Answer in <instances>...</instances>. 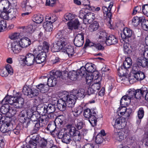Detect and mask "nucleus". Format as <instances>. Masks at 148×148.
<instances>
[{"instance_id":"nucleus-1","label":"nucleus","mask_w":148,"mask_h":148,"mask_svg":"<svg viewBox=\"0 0 148 148\" xmlns=\"http://www.w3.org/2000/svg\"><path fill=\"white\" fill-rule=\"evenodd\" d=\"M114 123L112 124L114 128L116 129L114 130V133L113 135V137L117 140L121 142L124 139V136H126L129 132V130L126 128L123 129V124L122 120L121 118H117L114 120Z\"/></svg>"},{"instance_id":"nucleus-2","label":"nucleus","mask_w":148,"mask_h":148,"mask_svg":"<svg viewBox=\"0 0 148 148\" xmlns=\"http://www.w3.org/2000/svg\"><path fill=\"white\" fill-rule=\"evenodd\" d=\"M97 113L95 108H93L91 109L87 108L84 110V116L88 119L89 122L93 127H95L97 125V119L98 118Z\"/></svg>"},{"instance_id":"nucleus-3","label":"nucleus","mask_w":148,"mask_h":148,"mask_svg":"<svg viewBox=\"0 0 148 148\" xmlns=\"http://www.w3.org/2000/svg\"><path fill=\"white\" fill-rule=\"evenodd\" d=\"M67 95L71 101H69L71 106H74L77 99L79 100L83 99L85 96V90L83 88L73 89L70 93L67 92ZM70 104V103H69Z\"/></svg>"},{"instance_id":"nucleus-4","label":"nucleus","mask_w":148,"mask_h":148,"mask_svg":"<svg viewBox=\"0 0 148 148\" xmlns=\"http://www.w3.org/2000/svg\"><path fill=\"white\" fill-rule=\"evenodd\" d=\"M27 117L34 122L38 121L41 122V123H44L48 119V116L45 114L41 115L36 110L32 108L27 111Z\"/></svg>"},{"instance_id":"nucleus-5","label":"nucleus","mask_w":148,"mask_h":148,"mask_svg":"<svg viewBox=\"0 0 148 148\" xmlns=\"http://www.w3.org/2000/svg\"><path fill=\"white\" fill-rule=\"evenodd\" d=\"M61 98L59 99V101L57 105V108L60 111H64L66 109V106L68 107L72 108L74 106H71V103L69 101H71L69 99L67 95V92H64L61 96Z\"/></svg>"},{"instance_id":"nucleus-6","label":"nucleus","mask_w":148,"mask_h":148,"mask_svg":"<svg viewBox=\"0 0 148 148\" xmlns=\"http://www.w3.org/2000/svg\"><path fill=\"white\" fill-rule=\"evenodd\" d=\"M88 10H90L86 9L85 7L79 11V17L83 19V22L85 24L90 23L95 18L93 13L90 12Z\"/></svg>"},{"instance_id":"nucleus-7","label":"nucleus","mask_w":148,"mask_h":148,"mask_svg":"<svg viewBox=\"0 0 148 148\" xmlns=\"http://www.w3.org/2000/svg\"><path fill=\"white\" fill-rule=\"evenodd\" d=\"M12 122V118L8 117L6 119L5 121L2 123L0 130L4 134V135H10L11 133V130L12 129L13 127Z\"/></svg>"},{"instance_id":"nucleus-8","label":"nucleus","mask_w":148,"mask_h":148,"mask_svg":"<svg viewBox=\"0 0 148 148\" xmlns=\"http://www.w3.org/2000/svg\"><path fill=\"white\" fill-rule=\"evenodd\" d=\"M66 127L69 134L72 136L73 139L75 141H80L81 139V136L80 132L76 130V128L70 124H68Z\"/></svg>"},{"instance_id":"nucleus-9","label":"nucleus","mask_w":148,"mask_h":148,"mask_svg":"<svg viewBox=\"0 0 148 148\" xmlns=\"http://www.w3.org/2000/svg\"><path fill=\"white\" fill-rule=\"evenodd\" d=\"M55 37L57 39L56 41L57 45H60L63 49L69 43L68 38L64 36L61 32H58Z\"/></svg>"},{"instance_id":"nucleus-10","label":"nucleus","mask_w":148,"mask_h":148,"mask_svg":"<svg viewBox=\"0 0 148 148\" xmlns=\"http://www.w3.org/2000/svg\"><path fill=\"white\" fill-rule=\"evenodd\" d=\"M142 56L137 58V64L143 68L148 67V53L145 51Z\"/></svg>"},{"instance_id":"nucleus-11","label":"nucleus","mask_w":148,"mask_h":148,"mask_svg":"<svg viewBox=\"0 0 148 148\" xmlns=\"http://www.w3.org/2000/svg\"><path fill=\"white\" fill-rule=\"evenodd\" d=\"M36 5L35 0H24L21 3V6L24 11H30Z\"/></svg>"},{"instance_id":"nucleus-12","label":"nucleus","mask_w":148,"mask_h":148,"mask_svg":"<svg viewBox=\"0 0 148 148\" xmlns=\"http://www.w3.org/2000/svg\"><path fill=\"white\" fill-rule=\"evenodd\" d=\"M47 52L43 51L42 50H35L34 51V53L35 54V56L37 60H36L37 63L41 64L44 62L45 60L47 57Z\"/></svg>"},{"instance_id":"nucleus-13","label":"nucleus","mask_w":148,"mask_h":148,"mask_svg":"<svg viewBox=\"0 0 148 148\" xmlns=\"http://www.w3.org/2000/svg\"><path fill=\"white\" fill-rule=\"evenodd\" d=\"M35 54L33 53V54L29 53L27 54L25 58L23 59L25 64L28 66H30L35 64H37L36 61L37 60Z\"/></svg>"},{"instance_id":"nucleus-14","label":"nucleus","mask_w":148,"mask_h":148,"mask_svg":"<svg viewBox=\"0 0 148 148\" xmlns=\"http://www.w3.org/2000/svg\"><path fill=\"white\" fill-rule=\"evenodd\" d=\"M84 34L83 32L78 34L74 39V43L77 47L82 46L84 42Z\"/></svg>"},{"instance_id":"nucleus-15","label":"nucleus","mask_w":148,"mask_h":148,"mask_svg":"<svg viewBox=\"0 0 148 148\" xmlns=\"http://www.w3.org/2000/svg\"><path fill=\"white\" fill-rule=\"evenodd\" d=\"M13 70L11 66L9 64L5 66L4 68L0 69V75L3 77H6L9 74H13Z\"/></svg>"},{"instance_id":"nucleus-16","label":"nucleus","mask_w":148,"mask_h":148,"mask_svg":"<svg viewBox=\"0 0 148 148\" xmlns=\"http://www.w3.org/2000/svg\"><path fill=\"white\" fill-rule=\"evenodd\" d=\"M113 3L112 2H110V5L108 7L103 6L102 7V10L104 14V19L109 18L110 19L112 17V15L111 12V8L113 5Z\"/></svg>"},{"instance_id":"nucleus-17","label":"nucleus","mask_w":148,"mask_h":148,"mask_svg":"<svg viewBox=\"0 0 148 148\" xmlns=\"http://www.w3.org/2000/svg\"><path fill=\"white\" fill-rule=\"evenodd\" d=\"M133 31L127 27L124 28L123 33L121 34V37L124 41L127 40L129 38H130L133 34Z\"/></svg>"},{"instance_id":"nucleus-18","label":"nucleus","mask_w":148,"mask_h":148,"mask_svg":"<svg viewBox=\"0 0 148 148\" xmlns=\"http://www.w3.org/2000/svg\"><path fill=\"white\" fill-rule=\"evenodd\" d=\"M1 103V101L0 103V110L2 114H5L9 113H11L13 109H10L9 104L3 102Z\"/></svg>"},{"instance_id":"nucleus-19","label":"nucleus","mask_w":148,"mask_h":148,"mask_svg":"<svg viewBox=\"0 0 148 148\" xmlns=\"http://www.w3.org/2000/svg\"><path fill=\"white\" fill-rule=\"evenodd\" d=\"M19 41H14L11 44V49L15 53L20 52L22 49V47Z\"/></svg>"},{"instance_id":"nucleus-20","label":"nucleus","mask_w":148,"mask_h":148,"mask_svg":"<svg viewBox=\"0 0 148 148\" xmlns=\"http://www.w3.org/2000/svg\"><path fill=\"white\" fill-rule=\"evenodd\" d=\"M38 137H37V136H36V138L34 136L31 138L28 143L25 145L26 148H36L38 145Z\"/></svg>"},{"instance_id":"nucleus-21","label":"nucleus","mask_w":148,"mask_h":148,"mask_svg":"<svg viewBox=\"0 0 148 148\" xmlns=\"http://www.w3.org/2000/svg\"><path fill=\"white\" fill-rule=\"evenodd\" d=\"M147 88L145 86L142 87L140 89L135 90V98L139 99L141 98V97H144V94H145Z\"/></svg>"},{"instance_id":"nucleus-22","label":"nucleus","mask_w":148,"mask_h":148,"mask_svg":"<svg viewBox=\"0 0 148 148\" xmlns=\"http://www.w3.org/2000/svg\"><path fill=\"white\" fill-rule=\"evenodd\" d=\"M16 96H6L1 101V103L5 102L8 103L9 104L13 105L14 107V103L16 101Z\"/></svg>"},{"instance_id":"nucleus-23","label":"nucleus","mask_w":148,"mask_h":148,"mask_svg":"<svg viewBox=\"0 0 148 148\" xmlns=\"http://www.w3.org/2000/svg\"><path fill=\"white\" fill-rule=\"evenodd\" d=\"M118 42V40L116 37L113 35H110L108 36L105 43L107 45H115Z\"/></svg>"},{"instance_id":"nucleus-24","label":"nucleus","mask_w":148,"mask_h":148,"mask_svg":"<svg viewBox=\"0 0 148 148\" xmlns=\"http://www.w3.org/2000/svg\"><path fill=\"white\" fill-rule=\"evenodd\" d=\"M133 73L134 75V77L138 81H140L143 79L145 77L144 73L138 71L133 70Z\"/></svg>"},{"instance_id":"nucleus-25","label":"nucleus","mask_w":148,"mask_h":148,"mask_svg":"<svg viewBox=\"0 0 148 148\" xmlns=\"http://www.w3.org/2000/svg\"><path fill=\"white\" fill-rule=\"evenodd\" d=\"M33 108L40 114L41 113L47 114L46 105L43 106L42 104L38 105L36 104L35 106L33 107Z\"/></svg>"},{"instance_id":"nucleus-26","label":"nucleus","mask_w":148,"mask_h":148,"mask_svg":"<svg viewBox=\"0 0 148 148\" xmlns=\"http://www.w3.org/2000/svg\"><path fill=\"white\" fill-rule=\"evenodd\" d=\"M16 101L14 103V107L16 108H21L23 107L24 103V99L20 96H16Z\"/></svg>"},{"instance_id":"nucleus-27","label":"nucleus","mask_w":148,"mask_h":148,"mask_svg":"<svg viewBox=\"0 0 148 148\" xmlns=\"http://www.w3.org/2000/svg\"><path fill=\"white\" fill-rule=\"evenodd\" d=\"M37 141L38 146L42 148H49V147L50 143L44 138L40 139L38 137Z\"/></svg>"},{"instance_id":"nucleus-28","label":"nucleus","mask_w":148,"mask_h":148,"mask_svg":"<svg viewBox=\"0 0 148 148\" xmlns=\"http://www.w3.org/2000/svg\"><path fill=\"white\" fill-rule=\"evenodd\" d=\"M18 14L17 9L15 8H11L8 10V15L10 19L12 20L16 18Z\"/></svg>"},{"instance_id":"nucleus-29","label":"nucleus","mask_w":148,"mask_h":148,"mask_svg":"<svg viewBox=\"0 0 148 148\" xmlns=\"http://www.w3.org/2000/svg\"><path fill=\"white\" fill-rule=\"evenodd\" d=\"M62 51L66 53L69 56L71 57L74 54V48L73 47L68 44L63 49Z\"/></svg>"},{"instance_id":"nucleus-30","label":"nucleus","mask_w":148,"mask_h":148,"mask_svg":"<svg viewBox=\"0 0 148 148\" xmlns=\"http://www.w3.org/2000/svg\"><path fill=\"white\" fill-rule=\"evenodd\" d=\"M98 41L99 42H104L105 43L108 38V33L105 31H100L99 33Z\"/></svg>"},{"instance_id":"nucleus-31","label":"nucleus","mask_w":148,"mask_h":148,"mask_svg":"<svg viewBox=\"0 0 148 148\" xmlns=\"http://www.w3.org/2000/svg\"><path fill=\"white\" fill-rule=\"evenodd\" d=\"M22 48L26 47L31 44V40L27 37H24L18 41Z\"/></svg>"},{"instance_id":"nucleus-32","label":"nucleus","mask_w":148,"mask_h":148,"mask_svg":"<svg viewBox=\"0 0 148 148\" xmlns=\"http://www.w3.org/2000/svg\"><path fill=\"white\" fill-rule=\"evenodd\" d=\"M85 67L86 69V70L87 72H88V73H92L95 72L96 74L97 73L96 72L98 73L97 71H95L96 70L95 65L92 63H87L85 65Z\"/></svg>"},{"instance_id":"nucleus-33","label":"nucleus","mask_w":148,"mask_h":148,"mask_svg":"<svg viewBox=\"0 0 148 148\" xmlns=\"http://www.w3.org/2000/svg\"><path fill=\"white\" fill-rule=\"evenodd\" d=\"M97 73L96 76L95 77V79L96 80V82L93 85L94 87V90H99L100 88V81L101 80V77L99 75V73L96 72Z\"/></svg>"},{"instance_id":"nucleus-34","label":"nucleus","mask_w":148,"mask_h":148,"mask_svg":"<svg viewBox=\"0 0 148 148\" xmlns=\"http://www.w3.org/2000/svg\"><path fill=\"white\" fill-rule=\"evenodd\" d=\"M127 99L130 101V99L128 98L127 95L126 94V95L123 96L122 97L120 101V105L123 108V109L124 112L125 111L126 106L128 105L127 103L126 102L127 100Z\"/></svg>"},{"instance_id":"nucleus-35","label":"nucleus","mask_w":148,"mask_h":148,"mask_svg":"<svg viewBox=\"0 0 148 148\" xmlns=\"http://www.w3.org/2000/svg\"><path fill=\"white\" fill-rule=\"evenodd\" d=\"M144 16H136L133 17L132 20V24L135 26H137L138 25L141 24Z\"/></svg>"},{"instance_id":"nucleus-36","label":"nucleus","mask_w":148,"mask_h":148,"mask_svg":"<svg viewBox=\"0 0 148 148\" xmlns=\"http://www.w3.org/2000/svg\"><path fill=\"white\" fill-rule=\"evenodd\" d=\"M9 8V3L8 0H1L0 1V11H6Z\"/></svg>"},{"instance_id":"nucleus-37","label":"nucleus","mask_w":148,"mask_h":148,"mask_svg":"<svg viewBox=\"0 0 148 148\" xmlns=\"http://www.w3.org/2000/svg\"><path fill=\"white\" fill-rule=\"evenodd\" d=\"M123 48L124 53L125 54H128L129 56L132 55V49L129 43L124 44Z\"/></svg>"},{"instance_id":"nucleus-38","label":"nucleus","mask_w":148,"mask_h":148,"mask_svg":"<svg viewBox=\"0 0 148 148\" xmlns=\"http://www.w3.org/2000/svg\"><path fill=\"white\" fill-rule=\"evenodd\" d=\"M56 125L54 122L49 123L45 130L49 132L51 134L55 131Z\"/></svg>"},{"instance_id":"nucleus-39","label":"nucleus","mask_w":148,"mask_h":148,"mask_svg":"<svg viewBox=\"0 0 148 148\" xmlns=\"http://www.w3.org/2000/svg\"><path fill=\"white\" fill-rule=\"evenodd\" d=\"M43 16L39 14L34 15L32 18L33 21L36 23H41L43 21Z\"/></svg>"},{"instance_id":"nucleus-40","label":"nucleus","mask_w":148,"mask_h":148,"mask_svg":"<svg viewBox=\"0 0 148 148\" xmlns=\"http://www.w3.org/2000/svg\"><path fill=\"white\" fill-rule=\"evenodd\" d=\"M79 75L77 71H70L69 72L68 78L71 80L75 81L78 78Z\"/></svg>"},{"instance_id":"nucleus-41","label":"nucleus","mask_w":148,"mask_h":148,"mask_svg":"<svg viewBox=\"0 0 148 148\" xmlns=\"http://www.w3.org/2000/svg\"><path fill=\"white\" fill-rule=\"evenodd\" d=\"M71 138L72 136L69 134V132L65 133V135L64 136V137L62 139V142L65 143L69 144L72 140Z\"/></svg>"},{"instance_id":"nucleus-42","label":"nucleus","mask_w":148,"mask_h":148,"mask_svg":"<svg viewBox=\"0 0 148 148\" xmlns=\"http://www.w3.org/2000/svg\"><path fill=\"white\" fill-rule=\"evenodd\" d=\"M41 123V122H40L38 121L34 122V128L33 131L34 133H36L40 128L41 127H42L43 125Z\"/></svg>"},{"instance_id":"nucleus-43","label":"nucleus","mask_w":148,"mask_h":148,"mask_svg":"<svg viewBox=\"0 0 148 148\" xmlns=\"http://www.w3.org/2000/svg\"><path fill=\"white\" fill-rule=\"evenodd\" d=\"M72 110L74 116L76 117L82 113L83 112V108L79 106L72 109Z\"/></svg>"},{"instance_id":"nucleus-44","label":"nucleus","mask_w":148,"mask_h":148,"mask_svg":"<svg viewBox=\"0 0 148 148\" xmlns=\"http://www.w3.org/2000/svg\"><path fill=\"white\" fill-rule=\"evenodd\" d=\"M23 128V125L22 124H18L16 127L13 129L11 130V133H14L16 135L19 134L21 130Z\"/></svg>"},{"instance_id":"nucleus-45","label":"nucleus","mask_w":148,"mask_h":148,"mask_svg":"<svg viewBox=\"0 0 148 148\" xmlns=\"http://www.w3.org/2000/svg\"><path fill=\"white\" fill-rule=\"evenodd\" d=\"M47 114H49L54 112L56 110L55 106L50 103L48 106L46 105Z\"/></svg>"},{"instance_id":"nucleus-46","label":"nucleus","mask_w":148,"mask_h":148,"mask_svg":"<svg viewBox=\"0 0 148 148\" xmlns=\"http://www.w3.org/2000/svg\"><path fill=\"white\" fill-rule=\"evenodd\" d=\"M118 72L119 73V75L121 76H125L128 73V69L123 67L121 66L117 69Z\"/></svg>"},{"instance_id":"nucleus-47","label":"nucleus","mask_w":148,"mask_h":148,"mask_svg":"<svg viewBox=\"0 0 148 148\" xmlns=\"http://www.w3.org/2000/svg\"><path fill=\"white\" fill-rule=\"evenodd\" d=\"M99 26L98 23L97 21H95L90 25L89 29L91 32H92L97 30L98 29Z\"/></svg>"},{"instance_id":"nucleus-48","label":"nucleus","mask_w":148,"mask_h":148,"mask_svg":"<svg viewBox=\"0 0 148 148\" xmlns=\"http://www.w3.org/2000/svg\"><path fill=\"white\" fill-rule=\"evenodd\" d=\"M43 46H40L38 48V49H42L41 50L42 52L44 51L47 53L49 50V44L46 41H44L43 42Z\"/></svg>"},{"instance_id":"nucleus-49","label":"nucleus","mask_w":148,"mask_h":148,"mask_svg":"<svg viewBox=\"0 0 148 148\" xmlns=\"http://www.w3.org/2000/svg\"><path fill=\"white\" fill-rule=\"evenodd\" d=\"M34 125V122L31 120L29 118H27L26 121L23 124V127L27 128L28 127H32Z\"/></svg>"},{"instance_id":"nucleus-50","label":"nucleus","mask_w":148,"mask_h":148,"mask_svg":"<svg viewBox=\"0 0 148 148\" xmlns=\"http://www.w3.org/2000/svg\"><path fill=\"white\" fill-rule=\"evenodd\" d=\"M32 91V88L29 86H24L23 89V94L27 95L28 98L31 92Z\"/></svg>"},{"instance_id":"nucleus-51","label":"nucleus","mask_w":148,"mask_h":148,"mask_svg":"<svg viewBox=\"0 0 148 148\" xmlns=\"http://www.w3.org/2000/svg\"><path fill=\"white\" fill-rule=\"evenodd\" d=\"M136 92L134 89H130L126 94L127 95L128 98L131 99L135 98V93Z\"/></svg>"},{"instance_id":"nucleus-52","label":"nucleus","mask_w":148,"mask_h":148,"mask_svg":"<svg viewBox=\"0 0 148 148\" xmlns=\"http://www.w3.org/2000/svg\"><path fill=\"white\" fill-rule=\"evenodd\" d=\"M38 99L40 101L43 103H47L48 101V96L44 93L40 94Z\"/></svg>"},{"instance_id":"nucleus-53","label":"nucleus","mask_w":148,"mask_h":148,"mask_svg":"<svg viewBox=\"0 0 148 148\" xmlns=\"http://www.w3.org/2000/svg\"><path fill=\"white\" fill-rule=\"evenodd\" d=\"M141 25L143 29L145 31H148V20L145 19L144 16Z\"/></svg>"},{"instance_id":"nucleus-54","label":"nucleus","mask_w":148,"mask_h":148,"mask_svg":"<svg viewBox=\"0 0 148 148\" xmlns=\"http://www.w3.org/2000/svg\"><path fill=\"white\" fill-rule=\"evenodd\" d=\"M35 27L33 26L32 25H29L26 28V32H27L28 33L31 34V36L32 35L33 37L32 38H35L34 37V32L35 30Z\"/></svg>"},{"instance_id":"nucleus-55","label":"nucleus","mask_w":148,"mask_h":148,"mask_svg":"<svg viewBox=\"0 0 148 148\" xmlns=\"http://www.w3.org/2000/svg\"><path fill=\"white\" fill-rule=\"evenodd\" d=\"M51 50L53 52H58L60 50L62 51L63 48L60 45H57V42H55V44H54L51 48Z\"/></svg>"},{"instance_id":"nucleus-56","label":"nucleus","mask_w":148,"mask_h":148,"mask_svg":"<svg viewBox=\"0 0 148 148\" xmlns=\"http://www.w3.org/2000/svg\"><path fill=\"white\" fill-rule=\"evenodd\" d=\"M50 74L53 78L57 79L60 78V75H62L61 72L59 71H53L50 72Z\"/></svg>"},{"instance_id":"nucleus-57","label":"nucleus","mask_w":148,"mask_h":148,"mask_svg":"<svg viewBox=\"0 0 148 148\" xmlns=\"http://www.w3.org/2000/svg\"><path fill=\"white\" fill-rule=\"evenodd\" d=\"M85 66H82L80 68L79 70H77V71L79 75L82 77H85L86 73H87V71Z\"/></svg>"},{"instance_id":"nucleus-58","label":"nucleus","mask_w":148,"mask_h":148,"mask_svg":"<svg viewBox=\"0 0 148 148\" xmlns=\"http://www.w3.org/2000/svg\"><path fill=\"white\" fill-rule=\"evenodd\" d=\"M95 90L92 88H88L87 92H86V95H87L89 97V96H91V98H94L95 95Z\"/></svg>"},{"instance_id":"nucleus-59","label":"nucleus","mask_w":148,"mask_h":148,"mask_svg":"<svg viewBox=\"0 0 148 148\" xmlns=\"http://www.w3.org/2000/svg\"><path fill=\"white\" fill-rule=\"evenodd\" d=\"M39 94L38 90L35 89H32V91L29 96V98H32L38 96Z\"/></svg>"},{"instance_id":"nucleus-60","label":"nucleus","mask_w":148,"mask_h":148,"mask_svg":"<svg viewBox=\"0 0 148 148\" xmlns=\"http://www.w3.org/2000/svg\"><path fill=\"white\" fill-rule=\"evenodd\" d=\"M45 85L44 84H40L36 86V88L39 89L41 93H45L47 91L45 88Z\"/></svg>"},{"instance_id":"nucleus-61","label":"nucleus","mask_w":148,"mask_h":148,"mask_svg":"<svg viewBox=\"0 0 148 148\" xmlns=\"http://www.w3.org/2000/svg\"><path fill=\"white\" fill-rule=\"evenodd\" d=\"M7 27L6 22L5 20H2L0 21V31H4Z\"/></svg>"},{"instance_id":"nucleus-62","label":"nucleus","mask_w":148,"mask_h":148,"mask_svg":"<svg viewBox=\"0 0 148 148\" xmlns=\"http://www.w3.org/2000/svg\"><path fill=\"white\" fill-rule=\"evenodd\" d=\"M144 114V111L143 108H140L139 109L138 112V119H141L143 117Z\"/></svg>"},{"instance_id":"nucleus-63","label":"nucleus","mask_w":148,"mask_h":148,"mask_svg":"<svg viewBox=\"0 0 148 148\" xmlns=\"http://www.w3.org/2000/svg\"><path fill=\"white\" fill-rule=\"evenodd\" d=\"M103 140V138L102 136H100L99 134H97L96 137L95 141L97 144H101L102 143Z\"/></svg>"},{"instance_id":"nucleus-64","label":"nucleus","mask_w":148,"mask_h":148,"mask_svg":"<svg viewBox=\"0 0 148 148\" xmlns=\"http://www.w3.org/2000/svg\"><path fill=\"white\" fill-rule=\"evenodd\" d=\"M142 11L144 15L148 16V4H146L142 6Z\"/></svg>"}]
</instances>
